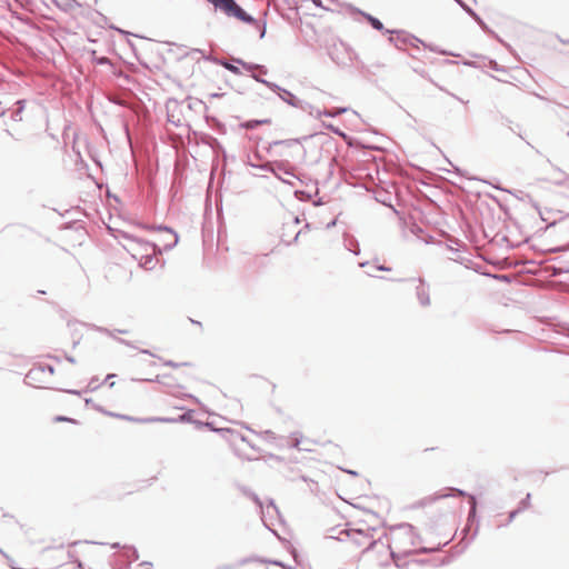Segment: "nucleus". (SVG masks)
I'll list each match as a JSON object with an SVG mask.
<instances>
[{"instance_id": "obj_44", "label": "nucleus", "mask_w": 569, "mask_h": 569, "mask_svg": "<svg viewBox=\"0 0 569 569\" xmlns=\"http://www.w3.org/2000/svg\"><path fill=\"white\" fill-rule=\"evenodd\" d=\"M97 330H98V331H100V332H103V333H107V335H109V336L113 337V332H112V331H110V330H109V329H107V328H100V327H99V328H97Z\"/></svg>"}, {"instance_id": "obj_32", "label": "nucleus", "mask_w": 569, "mask_h": 569, "mask_svg": "<svg viewBox=\"0 0 569 569\" xmlns=\"http://www.w3.org/2000/svg\"><path fill=\"white\" fill-rule=\"evenodd\" d=\"M326 128L338 136L346 137V134L340 129L336 128L333 124H327Z\"/></svg>"}, {"instance_id": "obj_3", "label": "nucleus", "mask_w": 569, "mask_h": 569, "mask_svg": "<svg viewBox=\"0 0 569 569\" xmlns=\"http://www.w3.org/2000/svg\"><path fill=\"white\" fill-rule=\"evenodd\" d=\"M447 490H450L451 493L442 492V491L437 492L433 496L426 497L422 500H420L418 502V506L423 507V506H427L429 503H432L437 500H440V499H443V498H447L450 496L468 497L470 509H469L467 520H468V523L473 522L476 519V516H477V499H476V497L473 495H469L465 490L458 489V488H447Z\"/></svg>"}, {"instance_id": "obj_40", "label": "nucleus", "mask_w": 569, "mask_h": 569, "mask_svg": "<svg viewBox=\"0 0 569 569\" xmlns=\"http://www.w3.org/2000/svg\"><path fill=\"white\" fill-rule=\"evenodd\" d=\"M292 436H293L292 447L297 448V449H300V447H299L300 439L297 437V433H293Z\"/></svg>"}, {"instance_id": "obj_28", "label": "nucleus", "mask_w": 569, "mask_h": 569, "mask_svg": "<svg viewBox=\"0 0 569 569\" xmlns=\"http://www.w3.org/2000/svg\"><path fill=\"white\" fill-rule=\"evenodd\" d=\"M192 413L193 411L192 410H188L187 412L180 415L178 418H177V421L178 422H193L192 420Z\"/></svg>"}, {"instance_id": "obj_25", "label": "nucleus", "mask_w": 569, "mask_h": 569, "mask_svg": "<svg viewBox=\"0 0 569 569\" xmlns=\"http://www.w3.org/2000/svg\"><path fill=\"white\" fill-rule=\"evenodd\" d=\"M219 63L234 74H241L240 68L234 66L233 63L228 62L226 60H221L219 61Z\"/></svg>"}, {"instance_id": "obj_57", "label": "nucleus", "mask_w": 569, "mask_h": 569, "mask_svg": "<svg viewBox=\"0 0 569 569\" xmlns=\"http://www.w3.org/2000/svg\"><path fill=\"white\" fill-rule=\"evenodd\" d=\"M140 352L154 357V355L151 351L147 350V349H141Z\"/></svg>"}, {"instance_id": "obj_20", "label": "nucleus", "mask_w": 569, "mask_h": 569, "mask_svg": "<svg viewBox=\"0 0 569 569\" xmlns=\"http://www.w3.org/2000/svg\"><path fill=\"white\" fill-rule=\"evenodd\" d=\"M264 515H266V517L269 516L270 518H272L273 515H276L277 517H280V511L272 499H270L268 501Z\"/></svg>"}, {"instance_id": "obj_5", "label": "nucleus", "mask_w": 569, "mask_h": 569, "mask_svg": "<svg viewBox=\"0 0 569 569\" xmlns=\"http://www.w3.org/2000/svg\"><path fill=\"white\" fill-rule=\"evenodd\" d=\"M386 33L396 34L389 37V42L400 50H405L407 46L419 50V43H423L420 39L403 30H386Z\"/></svg>"}, {"instance_id": "obj_63", "label": "nucleus", "mask_w": 569, "mask_h": 569, "mask_svg": "<svg viewBox=\"0 0 569 569\" xmlns=\"http://www.w3.org/2000/svg\"><path fill=\"white\" fill-rule=\"evenodd\" d=\"M348 473L352 475V476H357V471H353V470H346Z\"/></svg>"}, {"instance_id": "obj_14", "label": "nucleus", "mask_w": 569, "mask_h": 569, "mask_svg": "<svg viewBox=\"0 0 569 569\" xmlns=\"http://www.w3.org/2000/svg\"><path fill=\"white\" fill-rule=\"evenodd\" d=\"M157 229L160 231L168 232L171 237V240L163 244V250H171L177 246L179 240L177 232H174L170 227L167 226H158Z\"/></svg>"}, {"instance_id": "obj_37", "label": "nucleus", "mask_w": 569, "mask_h": 569, "mask_svg": "<svg viewBox=\"0 0 569 569\" xmlns=\"http://www.w3.org/2000/svg\"><path fill=\"white\" fill-rule=\"evenodd\" d=\"M438 550V548H426V547H421L417 552L418 553H430V552H433Z\"/></svg>"}, {"instance_id": "obj_18", "label": "nucleus", "mask_w": 569, "mask_h": 569, "mask_svg": "<svg viewBox=\"0 0 569 569\" xmlns=\"http://www.w3.org/2000/svg\"><path fill=\"white\" fill-rule=\"evenodd\" d=\"M14 104L17 108L12 111L11 119L16 122H19L22 120V112L26 108V100H18Z\"/></svg>"}, {"instance_id": "obj_24", "label": "nucleus", "mask_w": 569, "mask_h": 569, "mask_svg": "<svg viewBox=\"0 0 569 569\" xmlns=\"http://www.w3.org/2000/svg\"><path fill=\"white\" fill-rule=\"evenodd\" d=\"M124 555L130 562L139 559L138 550L134 547H126Z\"/></svg>"}, {"instance_id": "obj_27", "label": "nucleus", "mask_w": 569, "mask_h": 569, "mask_svg": "<svg viewBox=\"0 0 569 569\" xmlns=\"http://www.w3.org/2000/svg\"><path fill=\"white\" fill-rule=\"evenodd\" d=\"M199 426H203V427H207L213 431H217V432H221V433H233L232 430L230 429H224V428H220V429H216L211 422H206V423H202V422H199V421H196Z\"/></svg>"}, {"instance_id": "obj_2", "label": "nucleus", "mask_w": 569, "mask_h": 569, "mask_svg": "<svg viewBox=\"0 0 569 569\" xmlns=\"http://www.w3.org/2000/svg\"><path fill=\"white\" fill-rule=\"evenodd\" d=\"M375 532L376 528L373 527L341 531V533H346L357 547L366 546L363 552L372 550L378 543H382V537L375 539Z\"/></svg>"}, {"instance_id": "obj_42", "label": "nucleus", "mask_w": 569, "mask_h": 569, "mask_svg": "<svg viewBox=\"0 0 569 569\" xmlns=\"http://www.w3.org/2000/svg\"><path fill=\"white\" fill-rule=\"evenodd\" d=\"M302 230H303V229H301V230L297 231V232H296V234H295V237H293V240H292V241H288V242H286V243H287V246H290L292 242H297V241H298L299 236L302 233Z\"/></svg>"}, {"instance_id": "obj_33", "label": "nucleus", "mask_w": 569, "mask_h": 569, "mask_svg": "<svg viewBox=\"0 0 569 569\" xmlns=\"http://www.w3.org/2000/svg\"><path fill=\"white\" fill-rule=\"evenodd\" d=\"M210 147L214 150H221L222 146L216 138H211Z\"/></svg>"}, {"instance_id": "obj_34", "label": "nucleus", "mask_w": 569, "mask_h": 569, "mask_svg": "<svg viewBox=\"0 0 569 569\" xmlns=\"http://www.w3.org/2000/svg\"><path fill=\"white\" fill-rule=\"evenodd\" d=\"M519 510L518 509H515L512 511L509 512V516H508V520H507V523L506 525H509L510 522L513 521V519L517 517V515H519Z\"/></svg>"}, {"instance_id": "obj_52", "label": "nucleus", "mask_w": 569, "mask_h": 569, "mask_svg": "<svg viewBox=\"0 0 569 569\" xmlns=\"http://www.w3.org/2000/svg\"><path fill=\"white\" fill-rule=\"evenodd\" d=\"M116 377L114 373H109L107 377H106V382H112V379Z\"/></svg>"}, {"instance_id": "obj_47", "label": "nucleus", "mask_w": 569, "mask_h": 569, "mask_svg": "<svg viewBox=\"0 0 569 569\" xmlns=\"http://www.w3.org/2000/svg\"><path fill=\"white\" fill-rule=\"evenodd\" d=\"M247 164L250 166V167H253V168H259L262 166V164H256L254 161H250V158H248V161H247Z\"/></svg>"}, {"instance_id": "obj_48", "label": "nucleus", "mask_w": 569, "mask_h": 569, "mask_svg": "<svg viewBox=\"0 0 569 569\" xmlns=\"http://www.w3.org/2000/svg\"><path fill=\"white\" fill-rule=\"evenodd\" d=\"M388 548L390 549V556L391 558L396 561L398 559V553H396L391 548L390 546L388 545Z\"/></svg>"}, {"instance_id": "obj_12", "label": "nucleus", "mask_w": 569, "mask_h": 569, "mask_svg": "<svg viewBox=\"0 0 569 569\" xmlns=\"http://www.w3.org/2000/svg\"><path fill=\"white\" fill-rule=\"evenodd\" d=\"M122 419L131 420V421H138V422H162V423H174L178 422L177 418H167V417H152V418H143V419H137L129 416H119Z\"/></svg>"}, {"instance_id": "obj_9", "label": "nucleus", "mask_w": 569, "mask_h": 569, "mask_svg": "<svg viewBox=\"0 0 569 569\" xmlns=\"http://www.w3.org/2000/svg\"><path fill=\"white\" fill-rule=\"evenodd\" d=\"M132 380L133 381L158 382L168 389L181 387L171 375H158V376H156L154 379H132Z\"/></svg>"}, {"instance_id": "obj_56", "label": "nucleus", "mask_w": 569, "mask_h": 569, "mask_svg": "<svg viewBox=\"0 0 569 569\" xmlns=\"http://www.w3.org/2000/svg\"><path fill=\"white\" fill-rule=\"evenodd\" d=\"M455 1L460 6V8H461V9H463L465 7H467V3H466V2H463L462 0H455Z\"/></svg>"}, {"instance_id": "obj_26", "label": "nucleus", "mask_w": 569, "mask_h": 569, "mask_svg": "<svg viewBox=\"0 0 569 569\" xmlns=\"http://www.w3.org/2000/svg\"><path fill=\"white\" fill-rule=\"evenodd\" d=\"M530 499H531V495L527 493V496L518 505L517 509L519 510V512H522L530 507Z\"/></svg>"}, {"instance_id": "obj_39", "label": "nucleus", "mask_w": 569, "mask_h": 569, "mask_svg": "<svg viewBox=\"0 0 569 569\" xmlns=\"http://www.w3.org/2000/svg\"><path fill=\"white\" fill-rule=\"evenodd\" d=\"M257 82H260L266 86V82H269L268 80L261 78L259 74L252 73L251 76Z\"/></svg>"}, {"instance_id": "obj_58", "label": "nucleus", "mask_w": 569, "mask_h": 569, "mask_svg": "<svg viewBox=\"0 0 569 569\" xmlns=\"http://www.w3.org/2000/svg\"><path fill=\"white\" fill-rule=\"evenodd\" d=\"M64 391L68 392V393H71V395H80L81 393L80 391L73 390V389L72 390H64Z\"/></svg>"}, {"instance_id": "obj_54", "label": "nucleus", "mask_w": 569, "mask_h": 569, "mask_svg": "<svg viewBox=\"0 0 569 569\" xmlns=\"http://www.w3.org/2000/svg\"><path fill=\"white\" fill-rule=\"evenodd\" d=\"M264 435H266L268 438H273V437H274V433H273V431H271V430H266V431H264Z\"/></svg>"}, {"instance_id": "obj_22", "label": "nucleus", "mask_w": 569, "mask_h": 569, "mask_svg": "<svg viewBox=\"0 0 569 569\" xmlns=\"http://www.w3.org/2000/svg\"><path fill=\"white\" fill-rule=\"evenodd\" d=\"M479 26L480 28L486 31L487 33H490L492 36H495L499 41H501L498 36L489 29V27L486 24V22L481 19V17L477 13L473 18H472Z\"/></svg>"}, {"instance_id": "obj_8", "label": "nucleus", "mask_w": 569, "mask_h": 569, "mask_svg": "<svg viewBox=\"0 0 569 569\" xmlns=\"http://www.w3.org/2000/svg\"><path fill=\"white\" fill-rule=\"evenodd\" d=\"M266 87L276 92L279 96V98L289 106L295 108H298V106H302V100L298 99L292 92L284 88H281L279 84L274 82H266Z\"/></svg>"}, {"instance_id": "obj_51", "label": "nucleus", "mask_w": 569, "mask_h": 569, "mask_svg": "<svg viewBox=\"0 0 569 569\" xmlns=\"http://www.w3.org/2000/svg\"><path fill=\"white\" fill-rule=\"evenodd\" d=\"M108 62H109V59H108V58H106V57H102V58H100V59L98 60V63H99V64H104V63H108Z\"/></svg>"}, {"instance_id": "obj_46", "label": "nucleus", "mask_w": 569, "mask_h": 569, "mask_svg": "<svg viewBox=\"0 0 569 569\" xmlns=\"http://www.w3.org/2000/svg\"><path fill=\"white\" fill-rule=\"evenodd\" d=\"M490 67H491V69H493V70H496V71H499V70H500V68H499L498 63H497L495 60H491V61H490Z\"/></svg>"}, {"instance_id": "obj_60", "label": "nucleus", "mask_w": 569, "mask_h": 569, "mask_svg": "<svg viewBox=\"0 0 569 569\" xmlns=\"http://www.w3.org/2000/svg\"><path fill=\"white\" fill-rule=\"evenodd\" d=\"M169 121H170L171 123H173L174 126H177V127L179 126V120L177 121V119H171V118H169Z\"/></svg>"}, {"instance_id": "obj_15", "label": "nucleus", "mask_w": 569, "mask_h": 569, "mask_svg": "<svg viewBox=\"0 0 569 569\" xmlns=\"http://www.w3.org/2000/svg\"><path fill=\"white\" fill-rule=\"evenodd\" d=\"M248 497H250L252 499V501L260 508L261 510V519H262V522L266 528H268L269 530L272 531V529L270 528V522L268 521V519H266V515H264V509H263V503L262 501L260 500V498L252 491H247L244 490L243 491Z\"/></svg>"}, {"instance_id": "obj_6", "label": "nucleus", "mask_w": 569, "mask_h": 569, "mask_svg": "<svg viewBox=\"0 0 569 569\" xmlns=\"http://www.w3.org/2000/svg\"><path fill=\"white\" fill-rule=\"evenodd\" d=\"M261 170L272 172L279 180L290 186H293V182L287 180L278 174V172H282L283 176H289L297 179L296 174L287 167V164L282 161H278L274 163L266 162L260 167Z\"/></svg>"}, {"instance_id": "obj_41", "label": "nucleus", "mask_w": 569, "mask_h": 569, "mask_svg": "<svg viewBox=\"0 0 569 569\" xmlns=\"http://www.w3.org/2000/svg\"><path fill=\"white\" fill-rule=\"evenodd\" d=\"M43 369H44V373L48 371L49 375H53L54 372V368L50 365H44V366H41Z\"/></svg>"}, {"instance_id": "obj_16", "label": "nucleus", "mask_w": 569, "mask_h": 569, "mask_svg": "<svg viewBox=\"0 0 569 569\" xmlns=\"http://www.w3.org/2000/svg\"><path fill=\"white\" fill-rule=\"evenodd\" d=\"M239 64L242 66V68L247 71H253V70H258L260 72V74H267L268 73V69L262 66V64H256V63H250V62H244L240 59H237L236 60Z\"/></svg>"}, {"instance_id": "obj_7", "label": "nucleus", "mask_w": 569, "mask_h": 569, "mask_svg": "<svg viewBox=\"0 0 569 569\" xmlns=\"http://www.w3.org/2000/svg\"><path fill=\"white\" fill-rule=\"evenodd\" d=\"M393 530L398 531V539L408 540L411 547H416L420 537L416 532V528L410 523H400L393 528Z\"/></svg>"}, {"instance_id": "obj_31", "label": "nucleus", "mask_w": 569, "mask_h": 569, "mask_svg": "<svg viewBox=\"0 0 569 569\" xmlns=\"http://www.w3.org/2000/svg\"><path fill=\"white\" fill-rule=\"evenodd\" d=\"M53 420L56 422H71V423H77V420L72 419V418H69V417H66V416H56L53 418Z\"/></svg>"}, {"instance_id": "obj_53", "label": "nucleus", "mask_w": 569, "mask_h": 569, "mask_svg": "<svg viewBox=\"0 0 569 569\" xmlns=\"http://www.w3.org/2000/svg\"><path fill=\"white\" fill-rule=\"evenodd\" d=\"M116 377L114 373H109L107 377H106V382H112V379Z\"/></svg>"}, {"instance_id": "obj_11", "label": "nucleus", "mask_w": 569, "mask_h": 569, "mask_svg": "<svg viewBox=\"0 0 569 569\" xmlns=\"http://www.w3.org/2000/svg\"><path fill=\"white\" fill-rule=\"evenodd\" d=\"M42 375H44V369L42 367H33L27 372L23 381L28 386H34L36 382L42 381Z\"/></svg>"}, {"instance_id": "obj_10", "label": "nucleus", "mask_w": 569, "mask_h": 569, "mask_svg": "<svg viewBox=\"0 0 569 569\" xmlns=\"http://www.w3.org/2000/svg\"><path fill=\"white\" fill-rule=\"evenodd\" d=\"M418 286L416 287V295L419 300V303L422 307H428L430 306L429 287L421 278L418 279Z\"/></svg>"}, {"instance_id": "obj_61", "label": "nucleus", "mask_w": 569, "mask_h": 569, "mask_svg": "<svg viewBox=\"0 0 569 569\" xmlns=\"http://www.w3.org/2000/svg\"><path fill=\"white\" fill-rule=\"evenodd\" d=\"M169 121H170L171 123H173L174 126H177V127L179 126V120L177 121V119H171V118H169Z\"/></svg>"}, {"instance_id": "obj_45", "label": "nucleus", "mask_w": 569, "mask_h": 569, "mask_svg": "<svg viewBox=\"0 0 569 569\" xmlns=\"http://www.w3.org/2000/svg\"><path fill=\"white\" fill-rule=\"evenodd\" d=\"M375 270H381V271H389L390 268L389 267H386L383 264H379V266H376L375 267Z\"/></svg>"}, {"instance_id": "obj_23", "label": "nucleus", "mask_w": 569, "mask_h": 569, "mask_svg": "<svg viewBox=\"0 0 569 569\" xmlns=\"http://www.w3.org/2000/svg\"><path fill=\"white\" fill-rule=\"evenodd\" d=\"M302 106H298V109H301L305 112H308L310 116L316 118L317 108H315L311 103L307 101H301Z\"/></svg>"}, {"instance_id": "obj_19", "label": "nucleus", "mask_w": 569, "mask_h": 569, "mask_svg": "<svg viewBox=\"0 0 569 569\" xmlns=\"http://www.w3.org/2000/svg\"><path fill=\"white\" fill-rule=\"evenodd\" d=\"M361 13L375 30L386 32L387 29H385L383 23L378 18H376L369 13H365V12H361Z\"/></svg>"}, {"instance_id": "obj_13", "label": "nucleus", "mask_w": 569, "mask_h": 569, "mask_svg": "<svg viewBox=\"0 0 569 569\" xmlns=\"http://www.w3.org/2000/svg\"><path fill=\"white\" fill-rule=\"evenodd\" d=\"M348 110L349 109L347 107H336L332 109L317 110L316 119H320L321 117L336 118V117L347 112Z\"/></svg>"}, {"instance_id": "obj_64", "label": "nucleus", "mask_w": 569, "mask_h": 569, "mask_svg": "<svg viewBox=\"0 0 569 569\" xmlns=\"http://www.w3.org/2000/svg\"><path fill=\"white\" fill-rule=\"evenodd\" d=\"M119 547H120V543H119V542H116V543H113V545L111 546V548H113V549H117V548H119Z\"/></svg>"}, {"instance_id": "obj_17", "label": "nucleus", "mask_w": 569, "mask_h": 569, "mask_svg": "<svg viewBox=\"0 0 569 569\" xmlns=\"http://www.w3.org/2000/svg\"><path fill=\"white\" fill-rule=\"evenodd\" d=\"M269 123H271V119H259V120L252 119V120H248V121L240 123V127L243 129H247V130H253L258 126L269 124Z\"/></svg>"}, {"instance_id": "obj_4", "label": "nucleus", "mask_w": 569, "mask_h": 569, "mask_svg": "<svg viewBox=\"0 0 569 569\" xmlns=\"http://www.w3.org/2000/svg\"><path fill=\"white\" fill-rule=\"evenodd\" d=\"M214 6L216 9L223 11L229 17H234L248 24H258V21L247 13L236 0H207Z\"/></svg>"}, {"instance_id": "obj_59", "label": "nucleus", "mask_w": 569, "mask_h": 569, "mask_svg": "<svg viewBox=\"0 0 569 569\" xmlns=\"http://www.w3.org/2000/svg\"><path fill=\"white\" fill-rule=\"evenodd\" d=\"M6 114V109L2 108V102L0 101V117Z\"/></svg>"}, {"instance_id": "obj_36", "label": "nucleus", "mask_w": 569, "mask_h": 569, "mask_svg": "<svg viewBox=\"0 0 569 569\" xmlns=\"http://www.w3.org/2000/svg\"><path fill=\"white\" fill-rule=\"evenodd\" d=\"M462 10H463V11H465L469 17H471V18H473V17L477 14V12H476L472 8H470L468 4H467V7H465Z\"/></svg>"}, {"instance_id": "obj_38", "label": "nucleus", "mask_w": 569, "mask_h": 569, "mask_svg": "<svg viewBox=\"0 0 569 569\" xmlns=\"http://www.w3.org/2000/svg\"><path fill=\"white\" fill-rule=\"evenodd\" d=\"M299 223H300V219L298 217H295L292 223L284 226L283 230H286V229H290L291 230L295 226H297Z\"/></svg>"}, {"instance_id": "obj_21", "label": "nucleus", "mask_w": 569, "mask_h": 569, "mask_svg": "<svg viewBox=\"0 0 569 569\" xmlns=\"http://www.w3.org/2000/svg\"><path fill=\"white\" fill-rule=\"evenodd\" d=\"M345 242H346V248L349 251L353 252L355 254L360 253L359 243L355 238L346 239Z\"/></svg>"}, {"instance_id": "obj_49", "label": "nucleus", "mask_w": 569, "mask_h": 569, "mask_svg": "<svg viewBox=\"0 0 569 569\" xmlns=\"http://www.w3.org/2000/svg\"><path fill=\"white\" fill-rule=\"evenodd\" d=\"M264 34H266V23H263V24L261 26V29H260V39H262V38L264 37Z\"/></svg>"}, {"instance_id": "obj_30", "label": "nucleus", "mask_w": 569, "mask_h": 569, "mask_svg": "<svg viewBox=\"0 0 569 569\" xmlns=\"http://www.w3.org/2000/svg\"><path fill=\"white\" fill-rule=\"evenodd\" d=\"M515 197H517L518 199L520 200H525V199H528L529 201H533L531 196L528 194V193H525L523 191L521 190H517L515 193H512Z\"/></svg>"}, {"instance_id": "obj_35", "label": "nucleus", "mask_w": 569, "mask_h": 569, "mask_svg": "<svg viewBox=\"0 0 569 569\" xmlns=\"http://www.w3.org/2000/svg\"><path fill=\"white\" fill-rule=\"evenodd\" d=\"M163 365H164V366H168V367H171V368H178V367H180V366H186L187 363H186V362H184V363H178V362H174V361H172V360H166V361L163 362Z\"/></svg>"}, {"instance_id": "obj_43", "label": "nucleus", "mask_w": 569, "mask_h": 569, "mask_svg": "<svg viewBox=\"0 0 569 569\" xmlns=\"http://www.w3.org/2000/svg\"><path fill=\"white\" fill-rule=\"evenodd\" d=\"M117 341H119L120 343L124 345V346H128V347H132L133 348V345L129 341V340H124V339H121V338H117Z\"/></svg>"}, {"instance_id": "obj_50", "label": "nucleus", "mask_w": 569, "mask_h": 569, "mask_svg": "<svg viewBox=\"0 0 569 569\" xmlns=\"http://www.w3.org/2000/svg\"><path fill=\"white\" fill-rule=\"evenodd\" d=\"M64 358L67 361H69L70 363H76V359L72 357V356H68V355H64Z\"/></svg>"}, {"instance_id": "obj_1", "label": "nucleus", "mask_w": 569, "mask_h": 569, "mask_svg": "<svg viewBox=\"0 0 569 569\" xmlns=\"http://www.w3.org/2000/svg\"><path fill=\"white\" fill-rule=\"evenodd\" d=\"M123 238L139 246L146 252L141 256H138L137 252H132V257L139 260V263L142 268L147 270H152L157 263L156 254L157 252L160 254L162 252V249L154 243L138 240L137 238L129 236L127 233H123Z\"/></svg>"}, {"instance_id": "obj_55", "label": "nucleus", "mask_w": 569, "mask_h": 569, "mask_svg": "<svg viewBox=\"0 0 569 569\" xmlns=\"http://www.w3.org/2000/svg\"><path fill=\"white\" fill-rule=\"evenodd\" d=\"M312 3H313L316 7L322 8V1H321V0H312Z\"/></svg>"}, {"instance_id": "obj_29", "label": "nucleus", "mask_w": 569, "mask_h": 569, "mask_svg": "<svg viewBox=\"0 0 569 569\" xmlns=\"http://www.w3.org/2000/svg\"><path fill=\"white\" fill-rule=\"evenodd\" d=\"M99 388L98 378L93 377L90 379L86 391H93Z\"/></svg>"}, {"instance_id": "obj_62", "label": "nucleus", "mask_w": 569, "mask_h": 569, "mask_svg": "<svg viewBox=\"0 0 569 569\" xmlns=\"http://www.w3.org/2000/svg\"><path fill=\"white\" fill-rule=\"evenodd\" d=\"M558 39H559V41H560L561 43H563V44H569V40H565V39H562V38H558Z\"/></svg>"}]
</instances>
